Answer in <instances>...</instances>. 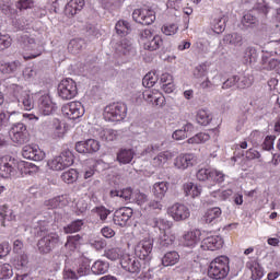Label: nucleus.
Here are the masks:
<instances>
[{
	"label": "nucleus",
	"mask_w": 280,
	"mask_h": 280,
	"mask_svg": "<svg viewBox=\"0 0 280 280\" xmlns=\"http://www.w3.org/2000/svg\"><path fill=\"white\" fill-rule=\"evenodd\" d=\"M262 65L268 71H276L280 75V60L276 58H269L268 56H262Z\"/></svg>",
	"instance_id": "7c9ffc66"
},
{
	"label": "nucleus",
	"mask_w": 280,
	"mask_h": 280,
	"mask_svg": "<svg viewBox=\"0 0 280 280\" xmlns=\"http://www.w3.org/2000/svg\"><path fill=\"white\" fill-rule=\"evenodd\" d=\"M163 145H165V141H161L158 143H152L151 145H149L144 152L145 154H152L154 152H161V150H163Z\"/></svg>",
	"instance_id": "13d9d810"
},
{
	"label": "nucleus",
	"mask_w": 280,
	"mask_h": 280,
	"mask_svg": "<svg viewBox=\"0 0 280 280\" xmlns=\"http://www.w3.org/2000/svg\"><path fill=\"white\" fill-rule=\"evenodd\" d=\"M158 240V246L160 250H165V248H170L176 242V236L170 232H162Z\"/></svg>",
	"instance_id": "b1692460"
},
{
	"label": "nucleus",
	"mask_w": 280,
	"mask_h": 280,
	"mask_svg": "<svg viewBox=\"0 0 280 280\" xmlns=\"http://www.w3.org/2000/svg\"><path fill=\"white\" fill-rule=\"evenodd\" d=\"M133 196H135V194L132 192V188H130V187L124 188L120 190V198L126 200V202H130V200H132Z\"/></svg>",
	"instance_id": "338daca9"
},
{
	"label": "nucleus",
	"mask_w": 280,
	"mask_h": 280,
	"mask_svg": "<svg viewBox=\"0 0 280 280\" xmlns=\"http://www.w3.org/2000/svg\"><path fill=\"white\" fill-rule=\"evenodd\" d=\"M74 156L71 150H65L60 153V155L54 158L49 162L50 170H55V172H62V170H67V167H71L73 164Z\"/></svg>",
	"instance_id": "423d86ee"
},
{
	"label": "nucleus",
	"mask_w": 280,
	"mask_h": 280,
	"mask_svg": "<svg viewBox=\"0 0 280 280\" xmlns=\"http://www.w3.org/2000/svg\"><path fill=\"white\" fill-rule=\"evenodd\" d=\"M132 200H133V202H137V205H143V203L148 202V195H145L144 192H141V191L135 192Z\"/></svg>",
	"instance_id": "69168bd1"
},
{
	"label": "nucleus",
	"mask_w": 280,
	"mask_h": 280,
	"mask_svg": "<svg viewBox=\"0 0 280 280\" xmlns=\"http://www.w3.org/2000/svg\"><path fill=\"white\" fill-rule=\"evenodd\" d=\"M19 67H21V62L19 61H0V73H4L10 75V73H16L19 71Z\"/></svg>",
	"instance_id": "c756f323"
},
{
	"label": "nucleus",
	"mask_w": 280,
	"mask_h": 280,
	"mask_svg": "<svg viewBox=\"0 0 280 280\" xmlns=\"http://www.w3.org/2000/svg\"><path fill=\"white\" fill-rule=\"evenodd\" d=\"M196 164V156L191 153L178 155L174 160V165L177 170H187Z\"/></svg>",
	"instance_id": "a211bd4d"
},
{
	"label": "nucleus",
	"mask_w": 280,
	"mask_h": 280,
	"mask_svg": "<svg viewBox=\"0 0 280 280\" xmlns=\"http://www.w3.org/2000/svg\"><path fill=\"white\" fill-rule=\"evenodd\" d=\"M12 45V38L10 35H3L0 33V51L8 49Z\"/></svg>",
	"instance_id": "bf43d9fd"
},
{
	"label": "nucleus",
	"mask_w": 280,
	"mask_h": 280,
	"mask_svg": "<svg viewBox=\"0 0 280 280\" xmlns=\"http://www.w3.org/2000/svg\"><path fill=\"white\" fill-rule=\"evenodd\" d=\"M20 44L26 51H31L36 48V39L30 37V35L24 34L20 37Z\"/></svg>",
	"instance_id": "4c0bfd02"
},
{
	"label": "nucleus",
	"mask_w": 280,
	"mask_h": 280,
	"mask_svg": "<svg viewBox=\"0 0 280 280\" xmlns=\"http://www.w3.org/2000/svg\"><path fill=\"white\" fill-rule=\"evenodd\" d=\"M152 248H154V240L143 238L135 248L136 256L143 261V264H148V261L152 259Z\"/></svg>",
	"instance_id": "0eeeda50"
},
{
	"label": "nucleus",
	"mask_w": 280,
	"mask_h": 280,
	"mask_svg": "<svg viewBox=\"0 0 280 280\" xmlns=\"http://www.w3.org/2000/svg\"><path fill=\"white\" fill-rule=\"evenodd\" d=\"M230 271L229 257L220 256L210 262L207 275L209 279L222 280L229 277Z\"/></svg>",
	"instance_id": "f257e3e1"
},
{
	"label": "nucleus",
	"mask_w": 280,
	"mask_h": 280,
	"mask_svg": "<svg viewBox=\"0 0 280 280\" xmlns=\"http://www.w3.org/2000/svg\"><path fill=\"white\" fill-rule=\"evenodd\" d=\"M82 226H84V221L80 219L74 220L70 224L63 228V233H67V234L78 233L79 231H82Z\"/></svg>",
	"instance_id": "ea45409f"
},
{
	"label": "nucleus",
	"mask_w": 280,
	"mask_h": 280,
	"mask_svg": "<svg viewBox=\"0 0 280 280\" xmlns=\"http://www.w3.org/2000/svg\"><path fill=\"white\" fill-rule=\"evenodd\" d=\"M168 189H170V183L167 182H158L152 187V191L156 200H163Z\"/></svg>",
	"instance_id": "393cba45"
},
{
	"label": "nucleus",
	"mask_w": 280,
	"mask_h": 280,
	"mask_svg": "<svg viewBox=\"0 0 280 280\" xmlns=\"http://www.w3.org/2000/svg\"><path fill=\"white\" fill-rule=\"evenodd\" d=\"M207 73H209L207 63H201L194 69L192 75L197 80H202V78H207Z\"/></svg>",
	"instance_id": "09e8293b"
},
{
	"label": "nucleus",
	"mask_w": 280,
	"mask_h": 280,
	"mask_svg": "<svg viewBox=\"0 0 280 280\" xmlns=\"http://www.w3.org/2000/svg\"><path fill=\"white\" fill-rule=\"evenodd\" d=\"M106 121H124L128 115V107L124 103H112L104 108Z\"/></svg>",
	"instance_id": "f03ea898"
},
{
	"label": "nucleus",
	"mask_w": 280,
	"mask_h": 280,
	"mask_svg": "<svg viewBox=\"0 0 280 280\" xmlns=\"http://www.w3.org/2000/svg\"><path fill=\"white\" fill-rule=\"evenodd\" d=\"M75 150L79 154H93L100 152V141L95 139H88L75 143Z\"/></svg>",
	"instance_id": "f8f14e48"
},
{
	"label": "nucleus",
	"mask_w": 280,
	"mask_h": 280,
	"mask_svg": "<svg viewBox=\"0 0 280 280\" xmlns=\"http://www.w3.org/2000/svg\"><path fill=\"white\" fill-rule=\"evenodd\" d=\"M120 266L124 268V270H127V272L137 273L141 272V262L137 257L125 255L120 259Z\"/></svg>",
	"instance_id": "2eb2a0df"
},
{
	"label": "nucleus",
	"mask_w": 280,
	"mask_h": 280,
	"mask_svg": "<svg viewBox=\"0 0 280 280\" xmlns=\"http://www.w3.org/2000/svg\"><path fill=\"white\" fill-rule=\"evenodd\" d=\"M197 180L212 183L211 187L215 186V183H224V173L213 168H200L197 172Z\"/></svg>",
	"instance_id": "1a4fd4ad"
},
{
	"label": "nucleus",
	"mask_w": 280,
	"mask_h": 280,
	"mask_svg": "<svg viewBox=\"0 0 280 280\" xmlns=\"http://www.w3.org/2000/svg\"><path fill=\"white\" fill-rule=\"evenodd\" d=\"M60 244V236L57 233L49 232V234L42 236L37 242V250L39 255H49Z\"/></svg>",
	"instance_id": "7ed1b4c3"
},
{
	"label": "nucleus",
	"mask_w": 280,
	"mask_h": 280,
	"mask_svg": "<svg viewBox=\"0 0 280 280\" xmlns=\"http://www.w3.org/2000/svg\"><path fill=\"white\" fill-rule=\"evenodd\" d=\"M52 128L55 130L54 138L55 139L62 138V135H65V132L62 131V125L60 124V120L54 119L52 120Z\"/></svg>",
	"instance_id": "4d7b16f0"
},
{
	"label": "nucleus",
	"mask_w": 280,
	"mask_h": 280,
	"mask_svg": "<svg viewBox=\"0 0 280 280\" xmlns=\"http://www.w3.org/2000/svg\"><path fill=\"white\" fill-rule=\"evenodd\" d=\"M132 208L122 207L114 212L113 221L117 226H126L128 221L132 218Z\"/></svg>",
	"instance_id": "ddd939ff"
},
{
	"label": "nucleus",
	"mask_w": 280,
	"mask_h": 280,
	"mask_svg": "<svg viewBox=\"0 0 280 280\" xmlns=\"http://www.w3.org/2000/svg\"><path fill=\"white\" fill-rule=\"evenodd\" d=\"M10 137L13 143L18 145H25L30 141V130L27 125L23 122H14L10 129Z\"/></svg>",
	"instance_id": "20e7f679"
},
{
	"label": "nucleus",
	"mask_w": 280,
	"mask_h": 280,
	"mask_svg": "<svg viewBox=\"0 0 280 280\" xmlns=\"http://www.w3.org/2000/svg\"><path fill=\"white\" fill-rule=\"evenodd\" d=\"M18 167L22 176H34L38 172V165L28 162H22Z\"/></svg>",
	"instance_id": "f704fd0d"
},
{
	"label": "nucleus",
	"mask_w": 280,
	"mask_h": 280,
	"mask_svg": "<svg viewBox=\"0 0 280 280\" xmlns=\"http://www.w3.org/2000/svg\"><path fill=\"white\" fill-rule=\"evenodd\" d=\"M143 47L147 51H156L163 47V38L160 35H153L151 39L144 43Z\"/></svg>",
	"instance_id": "c85d7f7f"
},
{
	"label": "nucleus",
	"mask_w": 280,
	"mask_h": 280,
	"mask_svg": "<svg viewBox=\"0 0 280 280\" xmlns=\"http://www.w3.org/2000/svg\"><path fill=\"white\" fill-rule=\"evenodd\" d=\"M16 167H19V162L16 159L4 155L0 158V176L1 178H10L16 175Z\"/></svg>",
	"instance_id": "6e6552de"
},
{
	"label": "nucleus",
	"mask_w": 280,
	"mask_h": 280,
	"mask_svg": "<svg viewBox=\"0 0 280 280\" xmlns=\"http://www.w3.org/2000/svg\"><path fill=\"white\" fill-rule=\"evenodd\" d=\"M38 109L42 115H51L56 110V104L49 95H43L38 100Z\"/></svg>",
	"instance_id": "6ab92c4d"
},
{
	"label": "nucleus",
	"mask_w": 280,
	"mask_h": 280,
	"mask_svg": "<svg viewBox=\"0 0 280 280\" xmlns=\"http://www.w3.org/2000/svg\"><path fill=\"white\" fill-rule=\"evenodd\" d=\"M109 268H110V264H108V261L96 260L91 267V272L93 275H106Z\"/></svg>",
	"instance_id": "473e14b6"
},
{
	"label": "nucleus",
	"mask_w": 280,
	"mask_h": 280,
	"mask_svg": "<svg viewBox=\"0 0 280 280\" xmlns=\"http://www.w3.org/2000/svg\"><path fill=\"white\" fill-rule=\"evenodd\" d=\"M19 102L23 104L25 110H32V108H34V96L30 95L27 92H23Z\"/></svg>",
	"instance_id": "c03bdc74"
},
{
	"label": "nucleus",
	"mask_w": 280,
	"mask_h": 280,
	"mask_svg": "<svg viewBox=\"0 0 280 280\" xmlns=\"http://www.w3.org/2000/svg\"><path fill=\"white\" fill-rule=\"evenodd\" d=\"M13 220H16V215H14V211H12L11 209L8 208V206H5L4 218L1 223V226H5V222H12Z\"/></svg>",
	"instance_id": "052dcab7"
},
{
	"label": "nucleus",
	"mask_w": 280,
	"mask_h": 280,
	"mask_svg": "<svg viewBox=\"0 0 280 280\" xmlns=\"http://www.w3.org/2000/svg\"><path fill=\"white\" fill-rule=\"evenodd\" d=\"M253 85V79L246 75H236V89H248Z\"/></svg>",
	"instance_id": "de8ad7c7"
},
{
	"label": "nucleus",
	"mask_w": 280,
	"mask_h": 280,
	"mask_svg": "<svg viewBox=\"0 0 280 280\" xmlns=\"http://www.w3.org/2000/svg\"><path fill=\"white\" fill-rule=\"evenodd\" d=\"M149 224L153 229H159L161 233H166L167 231H170V229H172V222L162 218H153L149 221Z\"/></svg>",
	"instance_id": "bb28decb"
},
{
	"label": "nucleus",
	"mask_w": 280,
	"mask_h": 280,
	"mask_svg": "<svg viewBox=\"0 0 280 280\" xmlns=\"http://www.w3.org/2000/svg\"><path fill=\"white\" fill-rule=\"evenodd\" d=\"M212 25L215 34H222V32L226 30V18L224 16L215 18L212 22Z\"/></svg>",
	"instance_id": "a18cd8bd"
},
{
	"label": "nucleus",
	"mask_w": 280,
	"mask_h": 280,
	"mask_svg": "<svg viewBox=\"0 0 280 280\" xmlns=\"http://www.w3.org/2000/svg\"><path fill=\"white\" fill-rule=\"evenodd\" d=\"M114 49L118 56H130L132 51V42L124 38L117 43H113Z\"/></svg>",
	"instance_id": "412c9836"
},
{
	"label": "nucleus",
	"mask_w": 280,
	"mask_h": 280,
	"mask_svg": "<svg viewBox=\"0 0 280 280\" xmlns=\"http://www.w3.org/2000/svg\"><path fill=\"white\" fill-rule=\"evenodd\" d=\"M132 159H135V150L132 149H119L116 153V161L119 165H129L132 163Z\"/></svg>",
	"instance_id": "4be33fe9"
},
{
	"label": "nucleus",
	"mask_w": 280,
	"mask_h": 280,
	"mask_svg": "<svg viewBox=\"0 0 280 280\" xmlns=\"http://www.w3.org/2000/svg\"><path fill=\"white\" fill-rule=\"evenodd\" d=\"M242 25L246 30H253L257 27V25H259V20L257 19V16L253 15V13H247L242 19Z\"/></svg>",
	"instance_id": "c9c22d12"
},
{
	"label": "nucleus",
	"mask_w": 280,
	"mask_h": 280,
	"mask_svg": "<svg viewBox=\"0 0 280 280\" xmlns=\"http://www.w3.org/2000/svg\"><path fill=\"white\" fill-rule=\"evenodd\" d=\"M200 230H195L187 232L184 235V246H187L188 248H194L198 242H200Z\"/></svg>",
	"instance_id": "a878e982"
},
{
	"label": "nucleus",
	"mask_w": 280,
	"mask_h": 280,
	"mask_svg": "<svg viewBox=\"0 0 280 280\" xmlns=\"http://www.w3.org/2000/svg\"><path fill=\"white\" fill-rule=\"evenodd\" d=\"M117 137H118V133L114 129H105L101 132V139L103 141H115Z\"/></svg>",
	"instance_id": "5fc2aeb1"
},
{
	"label": "nucleus",
	"mask_w": 280,
	"mask_h": 280,
	"mask_svg": "<svg viewBox=\"0 0 280 280\" xmlns=\"http://www.w3.org/2000/svg\"><path fill=\"white\" fill-rule=\"evenodd\" d=\"M196 119L200 126H209L213 118L211 117V114L209 112L205 109H199Z\"/></svg>",
	"instance_id": "58836bf2"
},
{
	"label": "nucleus",
	"mask_w": 280,
	"mask_h": 280,
	"mask_svg": "<svg viewBox=\"0 0 280 280\" xmlns=\"http://www.w3.org/2000/svg\"><path fill=\"white\" fill-rule=\"evenodd\" d=\"M132 19L140 25H152L156 21V13L152 9H136Z\"/></svg>",
	"instance_id": "9d476101"
},
{
	"label": "nucleus",
	"mask_w": 280,
	"mask_h": 280,
	"mask_svg": "<svg viewBox=\"0 0 280 280\" xmlns=\"http://www.w3.org/2000/svg\"><path fill=\"white\" fill-rule=\"evenodd\" d=\"M45 235H49V222L39 221L37 229V237H45Z\"/></svg>",
	"instance_id": "6e6d98bb"
},
{
	"label": "nucleus",
	"mask_w": 280,
	"mask_h": 280,
	"mask_svg": "<svg viewBox=\"0 0 280 280\" xmlns=\"http://www.w3.org/2000/svg\"><path fill=\"white\" fill-rule=\"evenodd\" d=\"M61 180H63V183H67V185H72V183H75V180H78V171L70 168L67 172H63L61 174Z\"/></svg>",
	"instance_id": "79ce46f5"
},
{
	"label": "nucleus",
	"mask_w": 280,
	"mask_h": 280,
	"mask_svg": "<svg viewBox=\"0 0 280 280\" xmlns=\"http://www.w3.org/2000/svg\"><path fill=\"white\" fill-rule=\"evenodd\" d=\"M159 80V77L154 72L147 73L142 79V85L145 86V89H152L156 84Z\"/></svg>",
	"instance_id": "37998d69"
},
{
	"label": "nucleus",
	"mask_w": 280,
	"mask_h": 280,
	"mask_svg": "<svg viewBox=\"0 0 280 280\" xmlns=\"http://www.w3.org/2000/svg\"><path fill=\"white\" fill-rule=\"evenodd\" d=\"M116 34L118 36H128L132 32V25L126 20H119L115 25Z\"/></svg>",
	"instance_id": "cd10ccee"
},
{
	"label": "nucleus",
	"mask_w": 280,
	"mask_h": 280,
	"mask_svg": "<svg viewBox=\"0 0 280 280\" xmlns=\"http://www.w3.org/2000/svg\"><path fill=\"white\" fill-rule=\"evenodd\" d=\"M78 277H86V275H91V259L83 256L77 269Z\"/></svg>",
	"instance_id": "72a5a7b5"
},
{
	"label": "nucleus",
	"mask_w": 280,
	"mask_h": 280,
	"mask_svg": "<svg viewBox=\"0 0 280 280\" xmlns=\"http://www.w3.org/2000/svg\"><path fill=\"white\" fill-rule=\"evenodd\" d=\"M233 86H235L237 89V75H232L229 79H226V81L223 82L222 84V89L226 90V89H233Z\"/></svg>",
	"instance_id": "0e129e2a"
},
{
	"label": "nucleus",
	"mask_w": 280,
	"mask_h": 280,
	"mask_svg": "<svg viewBox=\"0 0 280 280\" xmlns=\"http://www.w3.org/2000/svg\"><path fill=\"white\" fill-rule=\"evenodd\" d=\"M57 91L60 98L73 100L78 95V83L71 78H66L60 81Z\"/></svg>",
	"instance_id": "39448f33"
},
{
	"label": "nucleus",
	"mask_w": 280,
	"mask_h": 280,
	"mask_svg": "<svg viewBox=\"0 0 280 280\" xmlns=\"http://www.w3.org/2000/svg\"><path fill=\"white\" fill-rule=\"evenodd\" d=\"M170 159H172V153H170V151H164L153 159V163L154 165H158V167H161L165 165Z\"/></svg>",
	"instance_id": "49530a36"
},
{
	"label": "nucleus",
	"mask_w": 280,
	"mask_h": 280,
	"mask_svg": "<svg viewBox=\"0 0 280 280\" xmlns=\"http://www.w3.org/2000/svg\"><path fill=\"white\" fill-rule=\"evenodd\" d=\"M82 45H84V40L82 39H71L68 44V49L71 54H79L80 49H82Z\"/></svg>",
	"instance_id": "603ef678"
},
{
	"label": "nucleus",
	"mask_w": 280,
	"mask_h": 280,
	"mask_svg": "<svg viewBox=\"0 0 280 280\" xmlns=\"http://www.w3.org/2000/svg\"><path fill=\"white\" fill-rule=\"evenodd\" d=\"M209 139H211V136H209V133L199 132L194 137L189 138L187 141L188 143H206V141H209Z\"/></svg>",
	"instance_id": "3c124183"
},
{
	"label": "nucleus",
	"mask_w": 280,
	"mask_h": 280,
	"mask_svg": "<svg viewBox=\"0 0 280 280\" xmlns=\"http://www.w3.org/2000/svg\"><path fill=\"white\" fill-rule=\"evenodd\" d=\"M179 260H180V255H178L176 250L167 252L162 257V266L164 267L176 266V264H178Z\"/></svg>",
	"instance_id": "2f4dec72"
},
{
	"label": "nucleus",
	"mask_w": 280,
	"mask_h": 280,
	"mask_svg": "<svg viewBox=\"0 0 280 280\" xmlns=\"http://www.w3.org/2000/svg\"><path fill=\"white\" fill-rule=\"evenodd\" d=\"M275 139H277V137L267 136L265 138V141H264L262 145H261L262 150H268V151L272 150L275 148Z\"/></svg>",
	"instance_id": "680f3d73"
},
{
	"label": "nucleus",
	"mask_w": 280,
	"mask_h": 280,
	"mask_svg": "<svg viewBox=\"0 0 280 280\" xmlns=\"http://www.w3.org/2000/svg\"><path fill=\"white\" fill-rule=\"evenodd\" d=\"M252 270V279L253 280H259L261 277H264V269L261 268V265L258 262H254L250 267Z\"/></svg>",
	"instance_id": "864d4df0"
},
{
	"label": "nucleus",
	"mask_w": 280,
	"mask_h": 280,
	"mask_svg": "<svg viewBox=\"0 0 280 280\" xmlns=\"http://www.w3.org/2000/svg\"><path fill=\"white\" fill-rule=\"evenodd\" d=\"M13 275L14 271L10 264H3L0 266V279H11Z\"/></svg>",
	"instance_id": "8fccbe9b"
},
{
	"label": "nucleus",
	"mask_w": 280,
	"mask_h": 280,
	"mask_svg": "<svg viewBox=\"0 0 280 280\" xmlns=\"http://www.w3.org/2000/svg\"><path fill=\"white\" fill-rule=\"evenodd\" d=\"M221 215L222 209L218 207L210 208L202 217V221L206 222V224H210V226H213V224H218V222H220Z\"/></svg>",
	"instance_id": "aec40b11"
},
{
	"label": "nucleus",
	"mask_w": 280,
	"mask_h": 280,
	"mask_svg": "<svg viewBox=\"0 0 280 280\" xmlns=\"http://www.w3.org/2000/svg\"><path fill=\"white\" fill-rule=\"evenodd\" d=\"M84 0H70L65 7L66 16H75L84 8Z\"/></svg>",
	"instance_id": "5701e85b"
},
{
	"label": "nucleus",
	"mask_w": 280,
	"mask_h": 280,
	"mask_svg": "<svg viewBox=\"0 0 280 280\" xmlns=\"http://www.w3.org/2000/svg\"><path fill=\"white\" fill-rule=\"evenodd\" d=\"M61 202H62L61 197H55L48 201H45V205L49 209H58V207H60Z\"/></svg>",
	"instance_id": "774afa93"
},
{
	"label": "nucleus",
	"mask_w": 280,
	"mask_h": 280,
	"mask_svg": "<svg viewBox=\"0 0 280 280\" xmlns=\"http://www.w3.org/2000/svg\"><path fill=\"white\" fill-rule=\"evenodd\" d=\"M61 112L68 119H80L84 116V106L80 102H71L62 106Z\"/></svg>",
	"instance_id": "9b49d317"
},
{
	"label": "nucleus",
	"mask_w": 280,
	"mask_h": 280,
	"mask_svg": "<svg viewBox=\"0 0 280 280\" xmlns=\"http://www.w3.org/2000/svg\"><path fill=\"white\" fill-rule=\"evenodd\" d=\"M223 43H226V45H234L235 47H242L243 37L238 33L228 34L223 37Z\"/></svg>",
	"instance_id": "e433bc0d"
},
{
	"label": "nucleus",
	"mask_w": 280,
	"mask_h": 280,
	"mask_svg": "<svg viewBox=\"0 0 280 280\" xmlns=\"http://www.w3.org/2000/svg\"><path fill=\"white\" fill-rule=\"evenodd\" d=\"M244 62L245 65H253L257 62V49L255 47H247L244 51Z\"/></svg>",
	"instance_id": "a19ab883"
},
{
	"label": "nucleus",
	"mask_w": 280,
	"mask_h": 280,
	"mask_svg": "<svg viewBox=\"0 0 280 280\" xmlns=\"http://www.w3.org/2000/svg\"><path fill=\"white\" fill-rule=\"evenodd\" d=\"M154 35L152 34V31L145 28L140 31L139 33V38L140 42H142L143 45H145V43H148Z\"/></svg>",
	"instance_id": "e2e57ef3"
},
{
	"label": "nucleus",
	"mask_w": 280,
	"mask_h": 280,
	"mask_svg": "<svg viewBox=\"0 0 280 280\" xmlns=\"http://www.w3.org/2000/svg\"><path fill=\"white\" fill-rule=\"evenodd\" d=\"M224 246V240H222V236H208L202 240L201 242V248L203 250H220Z\"/></svg>",
	"instance_id": "f3484780"
},
{
	"label": "nucleus",
	"mask_w": 280,
	"mask_h": 280,
	"mask_svg": "<svg viewBox=\"0 0 280 280\" xmlns=\"http://www.w3.org/2000/svg\"><path fill=\"white\" fill-rule=\"evenodd\" d=\"M22 156L30 161H43L45 159V151L40 150L38 145H25L22 150Z\"/></svg>",
	"instance_id": "dca6fc26"
},
{
	"label": "nucleus",
	"mask_w": 280,
	"mask_h": 280,
	"mask_svg": "<svg viewBox=\"0 0 280 280\" xmlns=\"http://www.w3.org/2000/svg\"><path fill=\"white\" fill-rule=\"evenodd\" d=\"M168 213L175 220V222H183V220L189 219L191 212L189 208L183 203H175L168 209Z\"/></svg>",
	"instance_id": "4468645a"
}]
</instances>
